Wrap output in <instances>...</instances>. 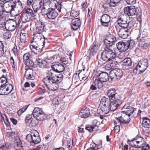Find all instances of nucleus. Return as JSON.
Masks as SVG:
<instances>
[{"mask_svg":"<svg viewBox=\"0 0 150 150\" xmlns=\"http://www.w3.org/2000/svg\"><path fill=\"white\" fill-rule=\"evenodd\" d=\"M32 114L36 121L33 120L32 115L28 114L25 117V121L26 123H30L32 126H36L38 123L39 121H43L46 118L45 114L39 108H35Z\"/></svg>","mask_w":150,"mask_h":150,"instance_id":"f03ea898","label":"nucleus"},{"mask_svg":"<svg viewBox=\"0 0 150 150\" xmlns=\"http://www.w3.org/2000/svg\"><path fill=\"white\" fill-rule=\"evenodd\" d=\"M22 18L23 20V21L24 22H26L29 21V19H30V18L29 19L28 18L27 15H25L24 16H23Z\"/></svg>","mask_w":150,"mask_h":150,"instance_id":"69168bd1","label":"nucleus"},{"mask_svg":"<svg viewBox=\"0 0 150 150\" xmlns=\"http://www.w3.org/2000/svg\"><path fill=\"white\" fill-rule=\"evenodd\" d=\"M107 94L108 98L112 100L116 96L117 93L115 88H110L107 91Z\"/></svg>","mask_w":150,"mask_h":150,"instance_id":"473e14b6","label":"nucleus"},{"mask_svg":"<svg viewBox=\"0 0 150 150\" xmlns=\"http://www.w3.org/2000/svg\"><path fill=\"white\" fill-rule=\"evenodd\" d=\"M105 2L103 3L102 7L104 11H108L110 7H115L118 3L120 0H104Z\"/></svg>","mask_w":150,"mask_h":150,"instance_id":"f8f14e48","label":"nucleus"},{"mask_svg":"<svg viewBox=\"0 0 150 150\" xmlns=\"http://www.w3.org/2000/svg\"><path fill=\"white\" fill-rule=\"evenodd\" d=\"M97 113L99 114L100 116H102L104 115L107 114L109 112L107 108H104L101 105H100L99 106L97 110Z\"/></svg>","mask_w":150,"mask_h":150,"instance_id":"2f4dec72","label":"nucleus"},{"mask_svg":"<svg viewBox=\"0 0 150 150\" xmlns=\"http://www.w3.org/2000/svg\"><path fill=\"white\" fill-rule=\"evenodd\" d=\"M56 5L55 6L53 4L52 6H51L52 7H53L54 6L55 7H58V11L59 12V13H60V12H62L61 9L62 8L63 5L62 4V2H58L57 1V2L55 3Z\"/></svg>","mask_w":150,"mask_h":150,"instance_id":"49530a36","label":"nucleus"},{"mask_svg":"<svg viewBox=\"0 0 150 150\" xmlns=\"http://www.w3.org/2000/svg\"><path fill=\"white\" fill-rule=\"evenodd\" d=\"M97 78L96 79L95 83L98 85L99 87L103 86V82L108 81L110 75L106 72H102L97 75Z\"/></svg>","mask_w":150,"mask_h":150,"instance_id":"1a4fd4ad","label":"nucleus"},{"mask_svg":"<svg viewBox=\"0 0 150 150\" xmlns=\"http://www.w3.org/2000/svg\"><path fill=\"white\" fill-rule=\"evenodd\" d=\"M110 18V17L107 14L102 15L100 21L102 26L105 27H109L111 25Z\"/></svg>","mask_w":150,"mask_h":150,"instance_id":"dca6fc26","label":"nucleus"},{"mask_svg":"<svg viewBox=\"0 0 150 150\" xmlns=\"http://www.w3.org/2000/svg\"><path fill=\"white\" fill-rule=\"evenodd\" d=\"M121 112H119L117 115L118 117H115L117 122L122 127H125L126 125H128L132 117L129 116Z\"/></svg>","mask_w":150,"mask_h":150,"instance_id":"39448f33","label":"nucleus"},{"mask_svg":"<svg viewBox=\"0 0 150 150\" xmlns=\"http://www.w3.org/2000/svg\"><path fill=\"white\" fill-rule=\"evenodd\" d=\"M73 146V142L71 140L67 141V147L69 150H71Z\"/></svg>","mask_w":150,"mask_h":150,"instance_id":"e2e57ef3","label":"nucleus"},{"mask_svg":"<svg viewBox=\"0 0 150 150\" xmlns=\"http://www.w3.org/2000/svg\"><path fill=\"white\" fill-rule=\"evenodd\" d=\"M28 37V34L27 33H22L21 32L20 33V41L22 43H25Z\"/></svg>","mask_w":150,"mask_h":150,"instance_id":"4c0bfd02","label":"nucleus"},{"mask_svg":"<svg viewBox=\"0 0 150 150\" xmlns=\"http://www.w3.org/2000/svg\"><path fill=\"white\" fill-rule=\"evenodd\" d=\"M123 72L118 69H113L110 72V78L112 81L120 80L123 77Z\"/></svg>","mask_w":150,"mask_h":150,"instance_id":"9d476101","label":"nucleus"},{"mask_svg":"<svg viewBox=\"0 0 150 150\" xmlns=\"http://www.w3.org/2000/svg\"><path fill=\"white\" fill-rule=\"evenodd\" d=\"M117 23V24L122 28H131L130 26H129V22L127 23V21L124 20L123 18H121L118 19Z\"/></svg>","mask_w":150,"mask_h":150,"instance_id":"bb28decb","label":"nucleus"},{"mask_svg":"<svg viewBox=\"0 0 150 150\" xmlns=\"http://www.w3.org/2000/svg\"><path fill=\"white\" fill-rule=\"evenodd\" d=\"M116 54L110 47H106L101 54L102 59L104 61L110 62L114 59Z\"/></svg>","mask_w":150,"mask_h":150,"instance_id":"7ed1b4c3","label":"nucleus"},{"mask_svg":"<svg viewBox=\"0 0 150 150\" xmlns=\"http://www.w3.org/2000/svg\"><path fill=\"white\" fill-rule=\"evenodd\" d=\"M70 16L73 17H77L79 15V12L78 11L72 10L70 13Z\"/></svg>","mask_w":150,"mask_h":150,"instance_id":"4d7b16f0","label":"nucleus"},{"mask_svg":"<svg viewBox=\"0 0 150 150\" xmlns=\"http://www.w3.org/2000/svg\"><path fill=\"white\" fill-rule=\"evenodd\" d=\"M0 82L3 84V85H6V84H9L7 82V79L6 77L2 76L0 78Z\"/></svg>","mask_w":150,"mask_h":150,"instance_id":"5fc2aeb1","label":"nucleus"},{"mask_svg":"<svg viewBox=\"0 0 150 150\" xmlns=\"http://www.w3.org/2000/svg\"><path fill=\"white\" fill-rule=\"evenodd\" d=\"M26 139L32 146L40 143L41 141L39 134L36 131L27 134L26 136Z\"/></svg>","mask_w":150,"mask_h":150,"instance_id":"0eeeda50","label":"nucleus"},{"mask_svg":"<svg viewBox=\"0 0 150 150\" xmlns=\"http://www.w3.org/2000/svg\"><path fill=\"white\" fill-rule=\"evenodd\" d=\"M112 100L109 98L105 97H103L101 99L100 101V105L104 108H107V109L109 111H112L111 104Z\"/></svg>","mask_w":150,"mask_h":150,"instance_id":"2eb2a0df","label":"nucleus"},{"mask_svg":"<svg viewBox=\"0 0 150 150\" xmlns=\"http://www.w3.org/2000/svg\"><path fill=\"white\" fill-rule=\"evenodd\" d=\"M39 45L38 46H36L35 48L32 50V51L36 54H38L42 51V49L43 48L45 45L43 44L38 43Z\"/></svg>","mask_w":150,"mask_h":150,"instance_id":"72a5a7b5","label":"nucleus"},{"mask_svg":"<svg viewBox=\"0 0 150 150\" xmlns=\"http://www.w3.org/2000/svg\"><path fill=\"white\" fill-rule=\"evenodd\" d=\"M122 62L123 66L129 67V68H130V67L132 64V61L130 58H125L122 61Z\"/></svg>","mask_w":150,"mask_h":150,"instance_id":"e433bc0d","label":"nucleus"},{"mask_svg":"<svg viewBox=\"0 0 150 150\" xmlns=\"http://www.w3.org/2000/svg\"><path fill=\"white\" fill-rule=\"evenodd\" d=\"M10 62L12 66V68L13 69L15 68L17 66V64L13 56H11Z\"/></svg>","mask_w":150,"mask_h":150,"instance_id":"3c124183","label":"nucleus"},{"mask_svg":"<svg viewBox=\"0 0 150 150\" xmlns=\"http://www.w3.org/2000/svg\"><path fill=\"white\" fill-rule=\"evenodd\" d=\"M30 56L29 53H27L24 54L23 57V59L24 62L28 59H30L29 57Z\"/></svg>","mask_w":150,"mask_h":150,"instance_id":"680f3d73","label":"nucleus"},{"mask_svg":"<svg viewBox=\"0 0 150 150\" xmlns=\"http://www.w3.org/2000/svg\"><path fill=\"white\" fill-rule=\"evenodd\" d=\"M85 129L90 132L94 131V128L91 125H86V126Z\"/></svg>","mask_w":150,"mask_h":150,"instance_id":"052dcab7","label":"nucleus"},{"mask_svg":"<svg viewBox=\"0 0 150 150\" xmlns=\"http://www.w3.org/2000/svg\"><path fill=\"white\" fill-rule=\"evenodd\" d=\"M59 62L64 66L68 63V58L65 57H62L59 60Z\"/></svg>","mask_w":150,"mask_h":150,"instance_id":"de8ad7c7","label":"nucleus"},{"mask_svg":"<svg viewBox=\"0 0 150 150\" xmlns=\"http://www.w3.org/2000/svg\"><path fill=\"white\" fill-rule=\"evenodd\" d=\"M81 20L78 18L73 19L71 23V28L74 30H76L81 26Z\"/></svg>","mask_w":150,"mask_h":150,"instance_id":"412c9836","label":"nucleus"},{"mask_svg":"<svg viewBox=\"0 0 150 150\" xmlns=\"http://www.w3.org/2000/svg\"><path fill=\"white\" fill-rule=\"evenodd\" d=\"M148 62L147 60L144 59L139 62L135 68L137 71H139L140 74L144 71L148 66Z\"/></svg>","mask_w":150,"mask_h":150,"instance_id":"4468645a","label":"nucleus"},{"mask_svg":"<svg viewBox=\"0 0 150 150\" xmlns=\"http://www.w3.org/2000/svg\"><path fill=\"white\" fill-rule=\"evenodd\" d=\"M14 142V147L16 150H24L21 141L19 137L16 138Z\"/></svg>","mask_w":150,"mask_h":150,"instance_id":"5701e85b","label":"nucleus"},{"mask_svg":"<svg viewBox=\"0 0 150 150\" xmlns=\"http://www.w3.org/2000/svg\"><path fill=\"white\" fill-rule=\"evenodd\" d=\"M14 45L13 48L12 49V50L13 51L14 54L16 55L18 54V51L16 45L15 44Z\"/></svg>","mask_w":150,"mask_h":150,"instance_id":"338daca9","label":"nucleus"},{"mask_svg":"<svg viewBox=\"0 0 150 150\" xmlns=\"http://www.w3.org/2000/svg\"><path fill=\"white\" fill-rule=\"evenodd\" d=\"M96 79L93 81V84H92L90 87V90H96L97 88L100 89L103 86L99 87L98 85H97V83H95Z\"/></svg>","mask_w":150,"mask_h":150,"instance_id":"a18cd8bd","label":"nucleus"},{"mask_svg":"<svg viewBox=\"0 0 150 150\" xmlns=\"http://www.w3.org/2000/svg\"><path fill=\"white\" fill-rule=\"evenodd\" d=\"M123 101L121 99V97L117 96L115 97L113 100H112V110L113 111L116 110L117 108L122 104Z\"/></svg>","mask_w":150,"mask_h":150,"instance_id":"a211bd4d","label":"nucleus"},{"mask_svg":"<svg viewBox=\"0 0 150 150\" xmlns=\"http://www.w3.org/2000/svg\"><path fill=\"white\" fill-rule=\"evenodd\" d=\"M99 145L94 143L91 147L86 150H97L100 148V147H99Z\"/></svg>","mask_w":150,"mask_h":150,"instance_id":"13d9d810","label":"nucleus"},{"mask_svg":"<svg viewBox=\"0 0 150 150\" xmlns=\"http://www.w3.org/2000/svg\"><path fill=\"white\" fill-rule=\"evenodd\" d=\"M17 4H18L19 5L20 7L21 8L22 7V3L20 1L16 3V1L13 2V1L10 2V4H8V5L9 7L10 6L11 7V10L10 11V14L13 15L15 13V9L17 8Z\"/></svg>","mask_w":150,"mask_h":150,"instance_id":"4be33fe9","label":"nucleus"},{"mask_svg":"<svg viewBox=\"0 0 150 150\" xmlns=\"http://www.w3.org/2000/svg\"><path fill=\"white\" fill-rule=\"evenodd\" d=\"M137 9H136L135 6H127L124 9V12L125 14L128 16L138 15L140 16L141 11L138 10L139 12L137 11Z\"/></svg>","mask_w":150,"mask_h":150,"instance_id":"9b49d317","label":"nucleus"},{"mask_svg":"<svg viewBox=\"0 0 150 150\" xmlns=\"http://www.w3.org/2000/svg\"><path fill=\"white\" fill-rule=\"evenodd\" d=\"M131 28H122L118 31V35L122 38H127L130 34Z\"/></svg>","mask_w":150,"mask_h":150,"instance_id":"6ab92c4d","label":"nucleus"},{"mask_svg":"<svg viewBox=\"0 0 150 150\" xmlns=\"http://www.w3.org/2000/svg\"><path fill=\"white\" fill-rule=\"evenodd\" d=\"M144 139L141 136L137 135L135 137L131 140H128V144L132 147L136 148H140V146L144 142Z\"/></svg>","mask_w":150,"mask_h":150,"instance_id":"6e6552de","label":"nucleus"},{"mask_svg":"<svg viewBox=\"0 0 150 150\" xmlns=\"http://www.w3.org/2000/svg\"><path fill=\"white\" fill-rule=\"evenodd\" d=\"M24 64L26 66L29 67H33L34 65L33 61L30 59H28V60L25 62Z\"/></svg>","mask_w":150,"mask_h":150,"instance_id":"ea45409f","label":"nucleus"},{"mask_svg":"<svg viewBox=\"0 0 150 150\" xmlns=\"http://www.w3.org/2000/svg\"><path fill=\"white\" fill-rule=\"evenodd\" d=\"M53 0H35L32 4V7L35 13H37L40 10L45 4H47V5H50L52 3H54Z\"/></svg>","mask_w":150,"mask_h":150,"instance_id":"423d86ee","label":"nucleus"},{"mask_svg":"<svg viewBox=\"0 0 150 150\" xmlns=\"http://www.w3.org/2000/svg\"><path fill=\"white\" fill-rule=\"evenodd\" d=\"M11 84H6L2 86L0 89V94L2 95H8L11 92L13 88Z\"/></svg>","mask_w":150,"mask_h":150,"instance_id":"f3484780","label":"nucleus"},{"mask_svg":"<svg viewBox=\"0 0 150 150\" xmlns=\"http://www.w3.org/2000/svg\"><path fill=\"white\" fill-rule=\"evenodd\" d=\"M140 146V148H142L141 150H148L150 147L149 145L146 143L145 140H144V142H142V144Z\"/></svg>","mask_w":150,"mask_h":150,"instance_id":"37998d69","label":"nucleus"},{"mask_svg":"<svg viewBox=\"0 0 150 150\" xmlns=\"http://www.w3.org/2000/svg\"><path fill=\"white\" fill-rule=\"evenodd\" d=\"M123 108L125 109V110L122 111V112L125 113V114L129 115V116L132 117L131 115L133 113L134 111V108H133L125 105L123 106Z\"/></svg>","mask_w":150,"mask_h":150,"instance_id":"c85d7f7f","label":"nucleus"},{"mask_svg":"<svg viewBox=\"0 0 150 150\" xmlns=\"http://www.w3.org/2000/svg\"><path fill=\"white\" fill-rule=\"evenodd\" d=\"M4 52V44L2 41H0V57L3 55Z\"/></svg>","mask_w":150,"mask_h":150,"instance_id":"603ef678","label":"nucleus"},{"mask_svg":"<svg viewBox=\"0 0 150 150\" xmlns=\"http://www.w3.org/2000/svg\"><path fill=\"white\" fill-rule=\"evenodd\" d=\"M47 4H45L44 5V6H43L41 9V13L42 15H46L47 16L50 10V8H51L52 7L51 5L48 6H47Z\"/></svg>","mask_w":150,"mask_h":150,"instance_id":"7c9ffc66","label":"nucleus"},{"mask_svg":"<svg viewBox=\"0 0 150 150\" xmlns=\"http://www.w3.org/2000/svg\"><path fill=\"white\" fill-rule=\"evenodd\" d=\"M100 123L97 120L95 119L93 120L91 125L94 128V131H96L98 129V125Z\"/></svg>","mask_w":150,"mask_h":150,"instance_id":"79ce46f5","label":"nucleus"},{"mask_svg":"<svg viewBox=\"0 0 150 150\" xmlns=\"http://www.w3.org/2000/svg\"><path fill=\"white\" fill-rule=\"evenodd\" d=\"M11 33L9 31L7 32L4 34V37L5 39H8L11 38Z\"/></svg>","mask_w":150,"mask_h":150,"instance_id":"bf43d9fd","label":"nucleus"},{"mask_svg":"<svg viewBox=\"0 0 150 150\" xmlns=\"http://www.w3.org/2000/svg\"><path fill=\"white\" fill-rule=\"evenodd\" d=\"M1 119L3 120L4 121L7 127L9 126L10 125V123L5 115V114L1 115Z\"/></svg>","mask_w":150,"mask_h":150,"instance_id":"09e8293b","label":"nucleus"},{"mask_svg":"<svg viewBox=\"0 0 150 150\" xmlns=\"http://www.w3.org/2000/svg\"><path fill=\"white\" fill-rule=\"evenodd\" d=\"M30 43V47L32 51L34 48H35L36 46H38V45H39L38 42L35 40H34L33 39V40Z\"/></svg>","mask_w":150,"mask_h":150,"instance_id":"c03bdc74","label":"nucleus"},{"mask_svg":"<svg viewBox=\"0 0 150 150\" xmlns=\"http://www.w3.org/2000/svg\"><path fill=\"white\" fill-rule=\"evenodd\" d=\"M36 62L37 65L41 68H48L51 66L50 63L48 62L39 57L36 58Z\"/></svg>","mask_w":150,"mask_h":150,"instance_id":"aec40b11","label":"nucleus"},{"mask_svg":"<svg viewBox=\"0 0 150 150\" xmlns=\"http://www.w3.org/2000/svg\"><path fill=\"white\" fill-rule=\"evenodd\" d=\"M98 42L96 40L94 41L92 45V47H95L98 49Z\"/></svg>","mask_w":150,"mask_h":150,"instance_id":"774afa93","label":"nucleus"},{"mask_svg":"<svg viewBox=\"0 0 150 150\" xmlns=\"http://www.w3.org/2000/svg\"><path fill=\"white\" fill-rule=\"evenodd\" d=\"M45 25L44 23L41 21L39 22L36 24V31L39 35H40L44 31Z\"/></svg>","mask_w":150,"mask_h":150,"instance_id":"393cba45","label":"nucleus"},{"mask_svg":"<svg viewBox=\"0 0 150 150\" xmlns=\"http://www.w3.org/2000/svg\"><path fill=\"white\" fill-rule=\"evenodd\" d=\"M25 76L27 79L34 80L35 79V76L34 75L33 70L31 68L27 69L25 74Z\"/></svg>","mask_w":150,"mask_h":150,"instance_id":"b1692460","label":"nucleus"},{"mask_svg":"<svg viewBox=\"0 0 150 150\" xmlns=\"http://www.w3.org/2000/svg\"><path fill=\"white\" fill-rule=\"evenodd\" d=\"M126 2L128 4L133 5L136 3V0H127Z\"/></svg>","mask_w":150,"mask_h":150,"instance_id":"0e129e2a","label":"nucleus"},{"mask_svg":"<svg viewBox=\"0 0 150 150\" xmlns=\"http://www.w3.org/2000/svg\"><path fill=\"white\" fill-rule=\"evenodd\" d=\"M117 48L120 52H123L128 49H132L135 45L134 40L130 39L125 42H119L117 44Z\"/></svg>","mask_w":150,"mask_h":150,"instance_id":"20e7f679","label":"nucleus"},{"mask_svg":"<svg viewBox=\"0 0 150 150\" xmlns=\"http://www.w3.org/2000/svg\"><path fill=\"white\" fill-rule=\"evenodd\" d=\"M142 126L144 127H150V119L148 117H144L142 118Z\"/></svg>","mask_w":150,"mask_h":150,"instance_id":"f704fd0d","label":"nucleus"},{"mask_svg":"<svg viewBox=\"0 0 150 150\" xmlns=\"http://www.w3.org/2000/svg\"><path fill=\"white\" fill-rule=\"evenodd\" d=\"M11 20L15 24H13L10 23L9 24L8 30L9 31H13L15 30L16 28V20L13 19H11Z\"/></svg>","mask_w":150,"mask_h":150,"instance_id":"58836bf2","label":"nucleus"},{"mask_svg":"<svg viewBox=\"0 0 150 150\" xmlns=\"http://www.w3.org/2000/svg\"><path fill=\"white\" fill-rule=\"evenodd\" d=\"M37 34L33 38L34 40H35L38 42V43L43 44L45 45V38L42 34Z\"/></svg>","mask_w":150,"mask_h":150,"instance_id":"c756f323","label":"nucleus"},{"mask_svg":"<svg viewBox=\"0 0 150 150\" xmlns=\"http://www.w3.org/2000/svg\"><path fill=\"white\" fill-rule=\"evenodd\" d=\"M114 122L115 125V127H114L115 132L116 133H117L120 131V125L119 124V123L117 122V120L114 121Z\"/></svg>","mask_w":150,"mask_h":150,"instance_id":"a19ab883","label":"nucleus"},{"mask_svg":"<svg viewBox=\"0 0 150 150\" xmlns=\"http://www.w3.org/2000/svg\"><path fill=\"white\" fill-rule=\"evenodd\" d=\"M85 70V68H83L82 70H79L77 71L76 73V74H78V76L80 77H82V80L85 81L88 78V76L87 75L84 74V72Z\"/></svg>","mask_w":150,"mask_h":150,"instance_id":"c9c22d12","label":"nucleus"},{"mask_svg":"<svg viewBox=\"0 0 150 150\" xmlns=\"http://www.w3.org/2000/svg\"><path fill=\"white\" fill-rule=\"evenodd\" d=\"M51 67L52 69L47 72V76L43 78L42 81L49 90L55 91L58 89L59 83L62 81L63 76L62 74L56 75L54 72H62L64 70L65 67L59 62H56L52 65Z\"/></svg>","mask_w":150,"mask_h":150,"instance_id":"f257e3e1","label":"nucleus"},{"mask_svg":"<svg viewBox=\"0 0 150 150\" xmlns=\"http://www.w3.org/2000/svg\"><path fill=\"white\" fill-rule=\"evenodd\" d=\"M98 49L94 47H91L90 48V56H94L95 55L97 52Z\"/></svg>","mask_w":150,"mask_h":150,"instance_id":"8fccbe9b","label":"nucleus"},{"mask_svg":"<svg viewBox=\"0 0 150 150\" xmlns=\"http://www.w3.org/2000/svg\"><path fill=\"white\" fill-rule=\"evenodd\" d=\"M112 62L110 64V67L111 68H114L115 67H118V65L119 64V63L117 61L112 60V61H110Z\"/></svg>","mask_w":150,"mask_h":150,"instance_id":"6e6d98bb","label":"nucleus"},{"mask_svg":"<svg viewBox=\"0 0 150 150\" xmlns=\"http://www.w3.org/2000/svg\"><path fill=\"white\" fill-rule=\"evenodd\" d=\"M90 114L89 109L87 108L84 107L81 110L79 115L81 118H86L88 117Z\"/></svg>","mask_w":150,"mask_h":150,"instance_id":"a878e982","label":"nucleus"},{"mask_svg":"<svg viewBox=\"0 0 150 150\" xmlns=\"http://www.w3.org/2000/svg\"><path fill=\"white\" fill-rule=\"evenodd\" d=\"M47 16L49 19H54L58 15V13L54 8L52 7Z\"/></svg>","mask_w":150,"mask_h":150,"instance_id":"cd10ccee","label":"nucleus"},{"mask_svg":"<svg viewBox=\"0 0 150 150\" xmlns=\"http://www.w3.org/2000/svg\"><path fill=\"white\" fill-rule=\"evenodd\" d=\"M26 13L28 14L31 16L32 17H34L36 16L35 12H33L32 10L29 8H28L26 10Z\"/></svg>","mask_w":150,"mask_h":150,"instance_id":"864d4df0","label":"nucleus"},{"mask_svg":"<svg viewBox=\"0 0 150 150\" xmlns=\"http://www.w3.org/2000/svg\"><path fill=\"white\" fill-rule=\"evenodd\" d=\"M116 37L113 35L109 34L106 36L103 42L106 47H111L116 42Z\"/></svg>","mask_w":150,"mask_h":150,"instance_id":"ddd939ff","label":"nucleus"}]
</instances>
